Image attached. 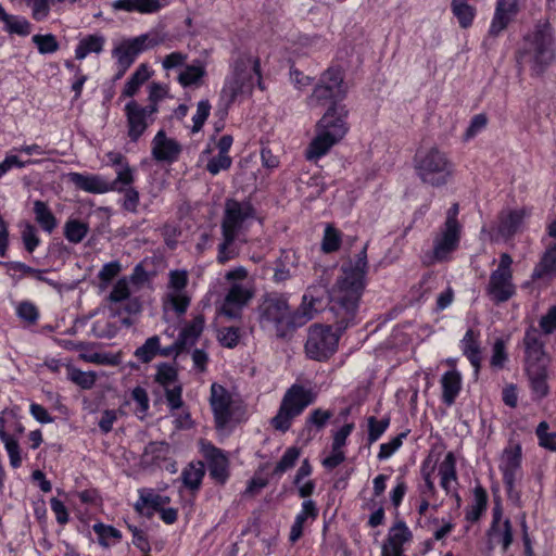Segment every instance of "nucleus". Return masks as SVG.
<instances>
[{
    "mask_svg": "<svg viewBox=\"0 0 556 556\" xmlns=\"http://www.w3.org/2000/svg\"><path fill=\"white\" fill-rule=\"evenodd\" d=\"M345 94L342 72L339 68H329L307 98L309 108H318L330 101V105L316 123L315 135L305 150L308 161H318L325 156L349 132V110L342 103Z\"/></svg>",
    "mask_w": 556,
    "mask_h": 556,
    "instance_id": "1",
    "label": "nucleus"
},
{
    "mask_svg": "<svg viewBox=\"0 0 556 556\" xmlns=\"http://www.w3.org/2000/svg\"><path fill=\"white\" fill-rule=\"evenodd\" d=\"M367 254L364 248L353 264L344 267L343 276L329 292L330 311L337 318L338 330H344L354 319L365 288Z\"/></svg>",
    "mask_w": 556,
    "mask_h": 556,
    "instance_id": "2",
    "label": "nucleus"
},
{
    "mask_svg": "<svg viewBox=\"0 0 556 556\" xmlns=\"http://www.w3.org/2000/svg\"><path fill=\"white\" fill-rule=\"evenodd\" d=\"M556 58V39L548 20L538 21L528 31L517 52L519 65L527 68L531 76L540 77L553 64Z\"/></svg>",
    "mask_w": 556,
    "mask_h": 556,
    "instance_id": "3",
    "label": "nucleus"
},
{
    "mask_svg": "<svg viewBox=\"0 0 556 556\" xmlns=\"http://www.w3.org/2000/svg\"><path fill=\"white\" fill-rule=\"evenodd\" d=\"M255 211L250 202L228 200L222 222V242L218 244L217 261L225 264L239 254V247L245 242L244 233L255 219Z\"/></svg>",
    "mask_w": 556,
    "mask_h": 556,
    "instance_id": "4",
    "label": "nucleus"
},
{
    "mask_svg": "<svg viewBox=\"0 0 556 556\" xmlns=\"http://www.w3.org/2000/svg\"><path fill=\"white\" fill-rule=\"evenodd\" d=\"M255 83L262 88L260 62L250 54L239 55L231 65L220 91V100L229 106L252 94Z\"/></svg>",
    "mask_w": 556,
    "mask_h": 556,
    "instance_id": "5",
    "label": "nucleus"
},
{
    "mask_svg": "<svg viewBox=\"0 0 556 556\" xmlns=\"http://www.w3.org/2000/svg\"><path fill=\"white\" fill-rule=\"evenodd\" d=\"M418 178L432 187H441L451 179L454 165L447 154L437 147L419 150L414 160Z\"/></svg>",
    "mask_w": 556,
    "mask_h": 556,
    "instance_id": "6",
    "label": "nucleus"
},
{
    "mask_svg": "<svg viewBox=\"0 0 556 556\" xmlns=\"http://www.w3.org/2000/svg\"><path fill=\"white\" fill-rule=\"evenodd\" d=\"M257 320L264 330L277 336L282 334L285 326L291 321L287 298L278 293L264 295L257 306Z\"/></svg>",
    "mask_w": 556,
    "mask_h": 556,
    "instance_id": "7",
    "label": "nucleus"
},
{
    "mask_svg": "<svg viewBox=\"0 0 556 556\" xmlns=\"http://www.w3.org/2000/svg\"><path fill=\"white\" fill-rule=\"evenodd\" d=\"M160 43L156 36L142 34L140 36L123 39L113 49L112 55L116 60L117 73L115 78L119 79L132 65L137 56Z\"/></svg>",
    "mask_w": 556,
    "mask_h": 556,
    "instance_id": "8",
    "label": "nucleus"
},
{
    "mask_svg": "<svg viewBox=\"0 0 556 556\" xmlns=\"http://www.w3.org/2000/svg\"><path fill=\"white\" fill-rule=\"evenodd\" d=\"M339 336L331 326L312 325L305 343L306 355L314 361L328 359L337 351Z\"/></svg>",
    "mask_w": 556,
    "mask_h": 556,
    "instance_id": "9",
    "label": "nucleus"
},
{
    "mask_svg": "<svg viewBox=\"0 0 556 556\" xmlns=\"http://www.w3.org/2000/svg\"><path fill=\"white\" fill-rule=\"evenodd\" d=\"M511 264V256L503 253L497 268L490 275L486 293L495 303L506 302L516 293V287L513 282Z\"/></svg>",
    "mask_w": 556,
    "mask_h": 556,
    "instance_id": "10",
    "label": "nucleus"
},
{
    "mask_svg": "<svg viewBox=\"0 0 556 556\" xmlns=\"http://www.w3.org/2000/svg\"><path fill=\"white\" fill-rule=\"evenodd\" d=\"M188 281V271L185 269H174L168 273L167 289L162 299L165 312L172 311L177 315H182L187 312L191 302L186 290Z\"/></svg>",
    "mask_w": 556,
    "mask_h": 556,
    "instance_id": "11",
    "label": "nucleus"
},
{
    "mask_svg": "<svg viewBox=\"0 0 556 556\" xmlns=\"http://www.w3.org/2000/svg\"><path fill=\"white\" fill-rule=\"evenodd\" d=\"M462 227L454 216L446 217L443 228L433 239L431 255H427L425 263L432 265L435 262L450 260L451 254L458 248Z\"/></svg>",
    "mask_w": 556,
    "mask_h": 556,
    "instance_id": "12",
    "label": "nucleus"
},
{
    "mask_svg": "<svg viewBox=\"0 0 556 556\" xmlns=\"http://www.w3.org/2000/svg\"><path fill=\"white\" fill-rule=\"evenodd\" d=\"M531 216L529 207L505 208L496 222L491 226L490 237L494 241L508 240L526 227L528 218Z\"/></svg>",
    "mask_w": 556,
    "mask_h": 556,
    "instance_id": "13",
    "label": "nucleus"
},
{
    "mask_svg": "<svg viewBox=\"0 0 556 556\" xmlns=\"http://www.w3.org/2000/svg\"><path fill=\"white\" fill-rule=\"evenodd\" d=\"M199 451L206 462L211 479L224 485L230 477L229 459L225 452L205 439L200 440Z\"/></svg>",
    "mask_w": 556,
    "mask_h": 556,
    "instance_id": "14",
    "label": "nucleus"
},
{
    "mask_svg": "<svg viewBox=\"0 0 556 556\" xmlns=\"http://www.w3.org/2000/svg\"><path fill=\"white\" fill-rule=\"evenodd\" d=\"M156 112L155 106H141L136 101H129L125 105L128 136L132 141H137L142 136Z\"/></svg>",
    "mask_w": 556,
    "mask_h": 556,
    "instance_id": "15",
    "label": "nucleus"
},
{
    "mask_svg": "<svg viewBox=\"0 0 556 556\" xmlns=\"http://www.w3.org/2000/svg\"><path fill=\"white\" fill-rule=\"evenodd\" d=\"M522 463V448L519 443L505 447L503 452L502 463L500 470L503 477V483L507 495L513 496V491L516 486L518 473L521 469Z\"/></svg>",
    "mask_w": 556,
    "mask_h": 556,
    "instance_id": "16",
    "label": "nucleus"
},
{
    "mask_svg": "<svg viewBox=\"0 0 556 556\" xmlns=\"http://www.w3.org/2000/svg\"><path fill=\"white\" fill-rule=\"evenodd\" d=\"M526 0H496L494 15L490 24L489 34L500 35L517 16Z\"/></svg>",
    "mask_w": 556,
    "mask_h": 556,
    "instance_id": "17",
    "label": "nucleus"
},
{
    "mask_svg": "<svg viewBox=\"0 0 556 556\" xmlns=\"http://www.w3.org/2000/svg\"><path fill=\"white\" fill-rule=\"evenodd\" d=\"M253 294L252 288L248 285L240 282L233 283L224 299L222 313L229 318H238L242 308L248 305L253 298Z\"/></svg>",
    "mask_w": 556,
    "mask_h": 556,
    "instance_id": "18",
    "label": "nucleus"
},
{
    "mask_svg": "<svg viewBox=\"0 0 556 556\" xmlns=\"http://www.w3.org/2000/svg\"><path fill=\"white\" fill-rule=\"evenodd\" d=\"M170 448L165 442L149 443L141 457V463L146 468H165L170 472L176 471V463L169 457Z\"/></svg>",
    "mask_w": 556,
    "mask_h": 556,
    "instance_id": "19",
    "label": "nucleus"
},
{
    "mask_svg": "<svg viewBox=\"0 0 556 556\" xmlns=\"http://www.w3.org/2000/svg\"><path fill=\"white\" fill-rule=\"evenodd\" d=\"M303 500L301 509L295 515L290 528L288 540L291 544H295L303 536L305 526L312 525L319 516L317 503L309 497Z\"/></svg>",
    "mask_w": 556,
    "mask_h": 556,
    "instance_id": "20",
    "label": "nucleus"
},
{
    "mask_svg": "<svg viewBox=\"0 0 556 556\" xmlns=\"http://www.w3.org/2000/svg\"><path fill=\"white\" fill-rule=\"evenodd\" d=\"M312 401L313 397L309 391L303 387L293 386L286 393L277 417H294L300 415Z\"/></svg>",
    "mask_w": 556,
    "mask_h": 556,
    "instance_id": "21",
    "label": "nucleus"
},
{
    "mask_svg": "<svg viewBox=\"0 0 556 556\" xmlns=\"http://www.w3.org/2000/svg\"><path fill=\"white\" fill-rule=\"evenodd\" d=\"M210 401L216 417H224L226 414L231 415L239 409L240 400L238 395H232L218 383L211 386Z\"/></svg>",
    "mask_w": 556,
    "mask_h": 556,
    "instance_id": "22",
    "label": "nucleus"
},
{
    "mask_svg": "<svg viewBox=\"0 0 556 556\" xmlns=\"http://www.w3.org/2000/svg\"><path fill=\"white\" fill-rule=\"evenodd\" d=\"M67 179L78 189L89 193H106L115 188L108 179L97 174L72 172L67 174Z\"/></svg>",
    "mask_w": 556,
    "mask_h": 556,
    "instance_id": "23",
    "label": "nucleus"
},
{
    "mask_svg": "<svg viewBox=\"0 0 556 556\" xmlns=\"http://www.w3.org/2000/svg\"><path fill=\"white\" fill-rule=\"evenodd\" d=\"M327 294L326 286L314 283L309 286L303 295L299 313L306 320L312 319L316 313L323 309Z\"/></svg>",
    "mask_w": 556,
    "mask_h": 556,
    "instance_id": "24",
    "label": "nucleus"
},
{
    "mask_svg": "<svg viewBox=\"0 0 556 556\" xmlns=\"http://www.w3.org/2000/svg\"><path fill=\"white\" fill-rule=\"evenodd\" d=\"M138 495L139 497L134 504V509L141 516L151 517L152 513L160 510L162 506L170 502L168 496L159 494L152 488L138 489Z\"/></svg>",
    "mask_w": 556,
    "mask_h": 556,
    "instance_id": "25",
    "label": "nucleus"
},
{
    "mask_svg": "<svg viewBox=\"0 0 556 556\" xmlns=\"http://www.w3.org/2000/svg\"><path fill=\"white\" fill-rule=\"evenodd\" d=\"M175 0H115L111 3L113 11L127 13L153 14L169 5Z\"/></svg>",
    "mask_w": 556,
    "mask_h": 556,
    "instance_id": "26",
    "label": "nucleus"
},
{
    "mask_svg": "<svg viewBox=\"0 0 556 556\" xmlns=\"http://www.w3.org/2000/svg\"><path fill=\"white\" fill-rule=\"evenodd\" d=\"M540 332L538 329L529 328L523 338L525 354H526V368L531 365H547L548 359L543 350V343L540 340Z\"/></svg>",
    "mask_w": 556,
    "mask_h": 556,
    "instance_id": "27",
    "label": "nucleus"
},
{
    "mask_svg": "<svg viewBox=\"0 0 556 556\" xmlns=\"http://www.w3.org/2000/svg\"><path fill=\"white\" fill-rule=\"evenodd\" d=\"M181 152L180 144L173 138H168L160 130L152 140V155L162 162H175Z\"/></svg>",
    "mask_w": 556,
    "mask_h": 556,
    "instance_id": "28",
    "label": "nucleus"
},
{
    "mask_svg": "<svg viewBox=\"0 0 556 556\" xmlns=\"http://www.w3.org/2000/svg\"><path fill=\"white\" fill-rule=\"evenodd\" d=\"M110 315L106 317L98 318L91 327V331L96 338L100 339H112L114 338L121 326L116 319L117 309L115 307L109 306Z\"/></svg>",
    "mask_w": 556,
    "mask_h": 556,
    "instance_id": "29",
    "label": "nucleus"
},
{
    "mask_svg": "<svg viewBox=\"0 0 556 556\" xmlns=\"http://www.w3.org/2000/svg\"><path fill=\"white\" fill-rule=\"evenodd\" d=\"M413 540V533L404 520H397L391 527L387 541L382 547L394 551H404V544Z\"/></svg>",
    "mask_w": 556,
    "mask_h": 556,
    "instance_id": "30",
    "label": "nucleus"
},
{
    "mask_svg": "<svg viewBox=\"0 0 556 556\" xmlns=\"http://www.w3.org/2000/svg\"><path fill=\"white\" fill-rule=\"evenodd\" d=\"M489 495L486 490L478 484L473 489V503L466 508L465 520L469 523L478 522L488 509Z\"/></svg>",
    "mask_w": 556,
    "mask_h": 556,
    "instance_id": "31",
    "label": "nucleus"
},
{
    "mask_svg": "<svg viewBox=\"0 0 556 556\" xmlns=\"http://www.w3.org/2000/svg\"><path fill=\"white\" fill-rule=\"evenodd\" d=\"M313 472V467L307 458H305L299 469L295 472V476L293 478V485L298 489V495L301 498H307L311 497L315 490H316V481L313 479H309L305 482L303 480L307 477H309Z\"/></svg>",
    "mask_w": 556,
    "mask_h": 556,
    "instance_id": "32",
    "label": "nucleus"
},
{
    "mask_svg": "<svg viewBox=\"0 0 556 556\" xmlns=\"http://www.w3.org/2000/svg\"><path fill=\"white\" fill-rule=\"evenodd\" d=\"M299 265V256L293 250H285L281 252L275 269L274 279L277 282L289 279L296 270Z\"/></svg>",
    "mask_w": 556,
    "mask_h": 556,
    "instance_id": "33",
    "label": "nucleus"
},
{
    "mask_svg": "<svg viewBox=\"0 0 556 556\" xmlns=\"http://www.w3.org/2000/svg\"><path fill=\"white\" fill-rule=\"evenodd\" d=\"M463 354L468 358L476 371L479 370L481 364V350L479 343V334L472 329H468L460 341Z\"/></svg>",
    "mask_w": 556,
    "mask_h": 556,
    "instance_id": "34",
    "label": "nucleus"
},
{
    "mask_svg": "<svg viewBox=\"0 0 556 556\" xmlns=\"http://www.w3.org/2000/svg\"><path fill=\"white\" fill-rule=\"evenodd\" d=\"M5 424L7 419H0V440L4 444V448L9 456L10 466L13 469H17L22 466L23 463L20 444L12 434L5 431Z\"/></svg>",
    "mask_w": 556,
    "mask_h": 556,
    "instance_id": "35",
    "label": "nucleus"
},
{
    "mask_svg": "<svg viewBox=\"0 0 556 556\" xmlns=\"http://www.w3.org/2000/svg\"><path fill=\"white\" fill-rule=\"evenodd\" d=\"M204 476V463H190L181 471V481L186 489L194 492L200 490Z\"/></svg>",
    "mask_w": 556,
    "mask_h": 556,
    "instance_id": "36",
    "label": "nucleus"
},
{
    "mask_svg": "<svg viewBox=\"0 0 556 556\" xmlns=\"http://www.w3.org/2000/svg\"><path fill=\"white\" fill-rule=\"evenodd\" d=\"M443 400L452 404L462 389V376L456 369L446 371L441 378Z\"/></svg>",
    "mask_w": 556,
    "mask_h": 556,
    "instance_id": "37",
    "label": "nucleus"
},
{
    "mask_svg": "<svg viewBox=\"0 0 556 556\" xmlns=\"http://www.w3.org/2000/svg\"><path fill=\"white\" fill-rule=\"evenodd\" d=\"M439 475L441 488L447 495L451 494V482H457L456 457L453 452L446 453L439 466Z\"/></svg>",
    "mask_w": 556,
    "mask_h": 556,
    "instance_id": "38",
    "label": "nucleus"
},
{
    "mask_svg": "<svg viewBox=\"0 0 556 556\" xmlns=\"http://www.w3.org/2000/svg\"><path fill=\"white\" fill-rule=\"evenodd\" d=\"M153 72L150 70L148 64H140L135 73L128 78L126 81L124 89L122 91L123 97H134L140 89V87L149 80L152 76Z\"/></svg>",
    "mask_w": 556,
    "mask_h": 556,
    "instance_id": "39",
    "label": "nucleus"
},
{
    "mask_svg": "<svg viewBox=\"0 0 556 556\" xmlns=\"http://www.w3.org/2000/svg\"><path fill=\"white\" fill-rule=\"evenodd\" d=\"M204 317L195 316L190 323L186 324L178 337V344L185 348L193 345L204 329Z\"/></svg>",
    "mask_w": 556,
    "mask_h": 556,
    "instance_id": "40",
    "label": "nucleus"
},
{
    "mask_svg": "<svg viewBox=\"0 0 556 556\" xmlns=\"http://www.w3.org/2000/svg\"><path fill=\"white\" fill-rule=\"evenodd\" d=\"M105 38L102 35L93 34L81 38L75 49L77 60H84L90 53L99 54L104 47Z\"/></svg>",
    "mask_w": 556,
    "mask_h": 556,
    "instance_id": "41",
    "label": "nucleus"
},
{
    "mask_svg": "<svg viewBox=\"0 0 556 556\" xmlns=\"http://www.w3.org/2000/svg\"><path fill=\"white\" fill-rule=\"evenodd\" d=\"M547 365L534 366L526 368L532 391L536 396H545L548 392L547 379Z\"/></svg>",
    "mask_w": 556,
    "mask_h": 556,
    "instance_id": "42",
    "label": "nucleus"
},
{
    "mask_svg": "<svg viewBox=\"0 0 556 556\" xmlns=\"http://www.w3.org/2000/svg\"><path fill=\"white\" fill-rule=\"evenodd\" d=\"M92 530L98 536L99 545L103 548H110L118 543L123 538L122 532L117 528L111 525H105L101 521L96 522L92 526Z\"/></svg>",
    "mask_w": 556,
    "mask_h": 556,
    "instance_id": "43",
    "label": "nucleus"
},
{
    "mask_svg": "<svg viewBox=\"0 0 556 556\" xmlns=\"http://www.w3.org/2000/svg\"><path fill=\"white\" fill-rule=\"evenodd\" d=\"M205 66L201 61L187 65L179 74L178 81L182 87L198 86L205 76Z\"/></svg>",
    "mask_w": 556,
    "mask_h": 556,
    "instance_id": "44",
    "label": "nucleus"
},
{
    "mask_svg": "<svg viewBox=\"0 0 556 556\" xmlns=\"http://www.w3.org/2000/svg\"><path fill=\"white\" fill-rule=\"evenodd\" d=\"M34 214L36 222L39 224L42 230L51 233L55 229L58 222L51 210L48 207L47 203L40 200L35 201Z\"/></svg>",
    "mask_w": 556,
    "mask_h": 556,
    "instance_id": "45",
    "label": "nucleus"
},
{
    "mask_svg": "<svg viewBox=\"0 0 556 556\" xmlns=\"http://www.w3.org/2000/svg\"><path fill=\"white\" fill-rule=\"evenodd\" d=\"M451 9L462 28H468L472 25L476 16L475 7L462 0H452Z\"/></svg>",
    "mask_w": 556,
    "mask_h": 556,
    "instance_id": "46",
    "label": "nucleus"
},
{
    "mask_svg": "<svg viewBox=\"0 0 556 556\" xmlns=\"http://www.w3.org/2000/svg\"><path fill=\"white\" fill-rule=\"evenodd\" d=\"M0 22L3 24V29L9 34H16L20 36H27L30 34L31 25L23 16L5 13Z\"/></svg>",
    "mask_w": 556,
    "mask_h": 556,
    "instance_id": "47",
    "label": "nucleus"
},
{
    "mask_svg": "<svg viewBox=\"0 0 556 556\" xmlns=\"http://www.w3.org/2000/svg\"><path fill=\"white\" fill-rule=\"evenodd\" d=\"M556 270V247L548 249L533 270L534 279L551 277Z\"/></svg>",
    "mask_w": 556,
    "mask_h": 556,
    "instance_id": "48",
    "label": "nucleus"
},
{
    "mask_svg": "<svg viewBox=\"0 0 556 556\" xmlns=\"http://www.w3.org/2000/svg\"><path fill=\"white\" fill-rule=\"evenodd\" d=\"M300 457V450L296 446L288 447L279 462L276 464L271 476L280 478L285 472L292 469Z\"/></svg>",
    "mask_w": 556,
    "mask_h": 556,
    "instance_id": "49",
    "label": "nucleus"
},
{
    "mask_svg": "<svg viewBox=\"0 0 556 556\" xmlns=\"http://www.w3.org/2000/svg\"><path fill=\"white\" fill-rule=\"evenodd\" d=\"M88 231V225L78 219H68L64 225V236L71 243L81 242Z\"/></svg>",
    "mask_w": 556,
    "mask_h": 556,
    "instance_id": "50",
    "label": "nucleus"
},
{
    "mask_svg": "<svg viewBox=\"0 0 556 556\" xmlns=\"http://www.w3.org/2000/svg\"><path fill=\"white\" fill-rule=\"evenodd\" d=\"M67 378L83 389H90L93 387L97 376L93 371H83L74 366L66 367Z\"/></svg>",
    "mask_w": 556,
    "mask_h": 556,
    "instance_id": "51",
    "label": "nucleus"
},
{
    "mask_svg": "<svg viewBox=\"0 0 556 556\" xmlns=\"http://www.w3.org/2000/svg\"><path fill=\"white\" fill-rule=\"evenodd\" d=\"M9 270L20 271L22 275L31 276L36 280L43 281L52 287H56V282L45 277L46 270L36 269L22 262H9L4 264Z\"/></svg>",
    "mask_w": 556,
    "mask_h": 556,
    "instance_id": "52",
    "label": "nucleus"
},
{
    "mask_svg": "<svg viewBox=\"0 0 556 556\" xmlns=\"http://www.w3.org/2000/svg\"><path fill=\"white\" fill-rule=\"evenodd\" d=\"M160 351V338L152 336L135 351V356L142 363L151 362Z\"/></svg>",
    "mask_w": 556,
    "mask_h": 556,
    "instance_id": "53",
    "label": "nucleus"
},
{
    "mask_svg": "<svg viewBox=\"0 0 556 556\" xmlns=\"http://www.w3.org/2000/svg\"><path fill=\"white\" fill-rule=\"evenodd\" d=\"M548 428L546 420H542L536 427L535 434L539 445L551 452H556V431L548 432Z\"/></svg>",
    "mask_w": 556,
    "mask_h": 556,
    "instance_id": "54",
    "label": "nucleus"
},
{
    "mask_svg": "<svg viewBox=\"0 0 556 556\" xmlns=\"http://www.w3.org/2000/svg\"><path fill=\"white\" fill-rule=\"evenodd\" d=\"M130 296V287L129 281L126 278L118 279L110 292L108 296V301L110 302L109 306L114 307V304L121 303L123 301L128 300Z\"/></svg>",
    "mask_w": 556,
    "mask_h": 556,
    "instance_id": "55",
    "label": "nucleus"
},
{
    "mask_svg": "<svg viewBox=\"0 0 556 556\" xmlns=\"http://www.w3.org/2000/svg\"><path fill=\"white\" fill-rule=\"evenodd\" d=\"M177 380V370L169 364H160L155 374V381L166 389L173 388Z\"/></svg>",
    "mask_w": 556,
    "mask_h": 556,
    "instance_id": "56",
    "label": "nucleus"
},
{
    "mask_svg": "<svg viewBox=\"0 0 556 556\" xmlns=\"http://www.w3.org/2000/svg\"><path fill=\"white\" fill-rule=\"evenodd\" d=\"M31 40L41 54H50L59 50V42L52 34L35 35Z\"/></svg>",
    "mask_w": 556,
    "mask_h": 556,
    "instance_id": "57",
    "label": "nucleus"
},
{
    "mask_svg": "<svg viewBox=\"0 0 556 556\" xmlns=\"http://www.w3.org/2000/svg\"><path fill=\"white\" fill-rule=\"evenodd\" d=\"M407 437V431L401 432L393 437L389 442L382 443L378 453V458L384 460L390 458L403 444V440Z\"/></svg>",
    "mask_w": 556,
    "mask_h": 556,
    "instance_id": "58",
    "label": "nucleus"
},
{
    "mask_svg": "<svg viewBox=\"0 0 556 556\" xmlns=\"http://www.w3.org/2000/svg\"><path fill=\"white\" fill-rule=\"evenodd\" d=\"M37 161L26 160L23 161L18 155L8 153L4 160L0 163V178L13 168H24L30 164H36Z\"/></svg>",
    "mask_w": 556,
    "mask_h": 556,
    "instance_id": "59",
    "label": "nucleus"
},
{
    "mask_svg": "<svg viewBox=\"0 0 556 556\" xmlns=\"http://www.w3.org/2000/svg\"><path fill=\"white\" fill-rule=\"evenodd\" d=\"M341 245V233L333 227L327 226L324 232L321 249L326 253L337 251Z\"/></svg>",
    "mask_w": 556,
    "mask_h": 556,
    "instance_id": "60",
    "label": "nucleus"
},
{
    "mask_svg": "<svg viewBox=\"0 0 556 556\" xmlns=\"http://www.w3.org/2000/svg\"><path fill=\"white\" fill-rule=\"evenodd\" d=\"M232 164V160L229 154L217 153L212 156L206 164V169L212 175H217L222 170L228 169Z\"/></svg>",
    "mask_w": 556,
    "mask_h": 556,
    "instance_id": "61",
    "label": "nucleus"
},
{
    "mask_svg": "<svg viewBox=\"0 0 556 556\" xmlns=\"http://www.w3.org/2000/svg\"><path fill=\"white\" fill-rule=\"evenodd\" d=\"M488 125V117L485 114H477L475 115L469 126L467 127L465 134H464V141H470L473 139L478 134H480Z\"/></svg>",
    "mask_w": 556,
    "mask_h": 556,
    "instance_id": "62",
    "label": "nucleus"
},
{
    "mask_svg": "<svg viewBox=\"0 0 556 556\" xmlns=\"http://www.w3.org/2000/svg\"><path fill=\"white\" fill-rule=\"evenodd\" d=\"M134 182V170L128 163L116 168V179L110 182L115 188L113 190L122 191L123 187L129 186Z\"/></svg>",
    "mask_w": 556,
    "mask_h": 556,
    "instance_id": "63",
    "label": "nucleus"
},
{
    "mask_svg": "<svg viewBox=\"0 0 556 556\" xmlns=\"http://www.w3.org/2000/svg\"><path fill=\"white\" fill-rule=\"evenodd\" d=\"M16 315L27 324H35L39 317L37 307L28 301L21 302L16 305Z\"/></svg>",
    "mask_w": 556,
    "mask_h": 556,
    "instance_id": "64",
    "label": "nucleus"
}]
</instances>
